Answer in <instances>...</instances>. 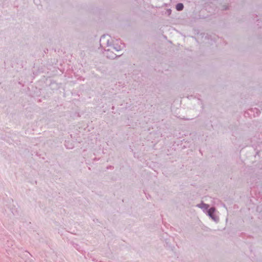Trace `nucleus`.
<instances>
[{
	"label": "nucleus",
	"instance_id": "obj_1",
	"mask_svg": "<svg viewBox=\"0 0 262 262\" xmlns=\"http://www.w3.org/2000/svg\"><path fill=\"white\" fill-rule=\"evenodd\" d=\"M112 39L108 35H103L100 39V45L101 48L105 49L106 47L112 46Z\"/></svg>",
	"mask_w": 262,
	"mask_h": 262
},
{
	"label": "nucleus",
	"instance_id": "obj_2",
	"mask_svg": "<svg viewBox=\"0 0 262 262\" xmlns=\"http://www.w3.org/2000/svg\"><path fill=\"white\" fill-rule=\"evenodd\" d=\"M260 111L256 107L251 108L245 112V115H247L250 117H255L259 115Z\"/></svg>",
	"mask_w": 262,
	"mask_h": 262
},
{
	"label": "nucleus",
	"instance_id": "obj_3",
	"mask_svg": "<svg viewBox=\"0 0 262 262\" xmlns=\"http://www.w3.org/2000/svg\"><path fill=\"white\" fill-rule=\"evenodd\" d=\"M215 208L214 207H212L206 210L207 215L211 218L213 221L217 222L219 220V217L215 215Z\"/></svg>",
	"mask_w": 262,
	"mask_h": 262
},
{
	"label": "nucleus",
	"instance_id": "obj_4",
	"mask_svg": "<svg viewBox=\"0 0 262 262\" xmlns=\"http://www.w3.org/2000/svg\"><path fill=\"white\" fill-rule=\"evenodd\" d=\"M105 55L106 56L107 58L110 59H115L116 58L118 55H117L116 54H115L113 50L111 48H109L108 49H105ZM118 56H120V55H118Z\"/></svg>",
	"mask_w": 262,
	"mask_h": 262
},
{
	"label": "nucleus",
	"instance_id": "obj_5",
	"mask_svg": "<svg viewBox=\"0 0 262 262\" xmlns=\"http://www.w3.org/2000/svg\"><path fill=\"white\" fill-rule=\"evenodd\" d=\"M197 206L200 208H201L204 212L206 211V210L209 209V205L204 203L203 202L197 205Z\"/></svg>",
	"mask_w": 262,
	"mask_h": 262
},
{
	"label": "nucleus",
	"instance_id": "obj_6",
	"mask_svg": "<svg viewBox=\"0 0 262 262\" xmlns=\"http://www.w3.org/2000/svg\"><path fill=\"white\" fill-rule=\"evenodd\" d=\"M110 47L112 49L116 51H119L122 50V47L117 44H115L112 42V46H110Z\"/></svg>",
	"mask_w": 262,
	"mask_h": 262
},
{
	"label": "nucleus",
	"instance_id": "obj_7",
	"mask_svg": "<svg viewBox=\"0 0 262 262\" xmlns=\"http://www.w3.org/2000/svg\"><path fill=\"white\" fill-rule=\"evenodd\" d=\"M65 146L68 149H72L74 147V145L72 142L69 141H66L64 143Z\"/></svg>",
	"mask_w": 262,
	"mask_h": 262
},
{
	"label": "nucleus",
	"instance_id": "obj_8",
	"mask_svg": "<svg viewBox=\"0 0 262 262\" xmlns=\"http://www.w3.org/2000/svg\"><path fill=\"white\" fill-rule=\"evenodd\" d=\"M176 9L178 11H182L184 9V5L182 3H178L176 5Z\"/></svg>",
	"mask_w": 262,
	"mask_h": 262
},
{
	"label": "nucleus",
	"instance_id": "obj_9",
	"mask_svg": "<svg viewBox=\"0 0 262 262\" xmlns=\"http://www.w3.org/2000/svg\"><path fill=\"white\" fill-rule=\"evenodd\" d=\"M72 245H73V247L75 249H76L78 251H79V252L81 251V247L78 244L72 243Z\"/></svg>",
	"mask_w": 262,
	"mask_h": 262
},
{
	"label": "nucleus",
	"instance_id": "obj_10",
	"mask_svg": "<svg viewBox=\"0 0 262 262\" xmlns=\"http://www.w3.org/2000/svg\"><path fill=\"white\" fill-rule=\"evenodd\" d=\"M224 10H227V9H228V8H227V6H224Z\"/></svg>",
	"mask_w": 262,
	"mask_h": 262
}]
</instances>
